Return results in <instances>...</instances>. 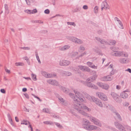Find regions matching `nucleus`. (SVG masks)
Instances as JSON below:
<instances>
[{
  "instance_id": "f257e3e1",
  "label": "nucleus",
  "mask_w": 131,
  "mask_h": 131,
  "mask_svg": "<svg viewBox=\"0 0 131 131\" xmlns=\"http://www.w3.org/2000/svg\"><path fill=\"white\" fill-rule=\"evenodd\" d=\"M74 91L75 94L73 98V102L74 104L75 101H76V99H77V101L78 102L79 100H80L81 102H85V101L84 100L85 98L82 96L81 95L79 92L76 90H74Z\"/></svg>"
},
{
  "instance_id": "f03ea898",
  "label": "nucleus",
  "mask_w": 131,
  "mask_h": 131,
  "mask_svg": "<svg viewBox=\"0 0 131 131\" xmlns=\"http://www.w3.org/2000/svg\"><path fill=\"white\" fill-rule=\"evenodd\" d=\"M77 100V99H76ZM74 106H75L79 108L87 110L88 111H91V109L88 107L84 105V104L81 103L79 101L78 102L77 101H75L74 102Z\"/></svg>"
},
{
  "instance_id": "7ed1b4c3",
  "label": "nucleus",
  "mask_w": 131,
  "mask_h": 131,
  "mask_svg": "<svg viewBox=\"0 0 131 131\" xmlns=\"http://www.w3.org/2000/svg\"><path fill=\"white\" fill-rule=\"evenodd\" d=\"M111 95L113 99L117 103H121L122 100L119 95L117 94L114 92H112L111 93Z\"/></svg>"
},
{
  "instance_id": "20e7f679",
  "label": "nucleus",
  "mask_w": 131,
  "mask_h": 131,
  "mask_svg": "<svg viewBox=\"0 0 131 131\" xmlns=\"http://www.w3.org/2000/svg\"><path fill=\"white\" fill-rule=\"evenodd\" d=\"M92 100L94 103H95L97 105L101 107H103V105L101 100L95 98L93 96H91Z\"/></svg>"
},
{
  "instance_id": "39448f33",
  "label": "nucleus",
  "mask_w": 131,
  "mask_h": 131,
  "mask_svg": "<svg viewBox=\"0 0 131 131\" xmlns=\"http://www.w3.org/2000/svg\"><path fill=\"white\" fill-rule=\"evenodd\" d=\"M82 83L86 85L87 86L91 88H92L94 89H96L97 88V87L95 86L94 85L91 83L89 81L86 80L85 82L82 81Z\"/></svg>"
},
{
  "instance_id": "423d86ee",
  "label": "nucleus",
  "mask_w": 131,
  "mask_h": 131,
  "mask_svg": "<svg viewBox=\"0 0 131 131\" xmlns=\"http://www.w3.org/2000/svg\"><path fill=\"white\" fill-rule=\"evenodd\" d=\"M89 118L91 121L93 122L96 125L100 126H101V124L100 121L97 118L91 116L89 117Z\"/></svg>"
},
{
  "instance_id": "0eeeda50",
  "label": "nucleus",
  "mask_w": 131,
  "mask_h": 131,
  "mask_svg": "<svg viewBox=\"0 0 131 131\" xmlns=\"http://www.w3.org/2000/svg\"><path fill=\"white\" fill-rule=\"evenodd\" d=\"M97 95L102 100L104 101H107L108 100L107 96L103 93L98 92L96 93Z\"/></svg>"
},
{
  "instance_id": "6e6552de",
  "label": "nucleus",
  "mask_w": 131,
  "mask_h": 131,
  "mask_svg": "<svg viewBox=\"0 0 131 131\" xmlns=\"http://www.w3.org/2000/svg\"><path fill=\"white\" fill-rule=\"evenodd\" d=\"M113 55L116 57L122 56L123 55H124V57H128V55L127 53H125L124 52L118 51L115 52Z\"/></svg>"
},
{
  "instance_id": "1a4fd4ad",
  "label": "nucleus",
  "mask_w": 131,
  "mask_h": 131,
  "mask_svg": "<svg viewBox=\"0 0 131 131\" xmlns=\"http://www.w3.org/2000/svg\"><path fill=\"white\" fill-rule=\"evenodd\" d=\"M114 124L116 127L117 128L121 131H125V128L121 124L118 122H114Z\"/></svg>"
},
{
  "instance_id": "9d476101",
  "label": "nucleus",
  "mask_w": 131,
  "mask_h": 131,
  "mask_svg": "<svg viewBox=\"0 0 131 131\" xmlns=\"http://www.w3.org/2000/svg\"><path fill=\"white\" fill-rule=\"evenodd\" d=\"M60 65L61 66H67L70 63V62L68 60H60Z\"/></svg>"
},
{
  "instance_id": "9b49d317",
  "label": "nucleus",
  "mask_w": 131,
  "mask_h": 131,
  "mask_svg": "<svg viewBox=\"0 0 131 131\" xmlns=\"http://www.w3.org/2000/svg\"><path fill=\"white\" fill-rule=\"evenodd\" d=\"M71 39L73 42L79 44H81L83 43V41L81 40L74 37H72Z\"/></svg>"
},
{
  "instance_id": "f8f14e48",
  "label": "nucleus",
  "mask_w": 131,
  "mask_h": 131,
  "mask_svg": "<svg viewBox=\"0 0 131 131\" xmlns=\"http://www.w3.org/2000/svg\"><path fill=\"white\" fill-rule=\"evenodd\" d=\"M78 67L81 70L83 71L90 72V70L88 67L81 65L79 66Z\"/></svg>"
},
{
  "instance_id": "ddd939ff",
  "label": "nucleus",
  "mask_w": 131,
  "mask_h": 131,
  "mask_svg": "<svg viewBox=\"0 0 131 131\" xmlns=\"http://www.w3.org/2000/svg\"><path fill=\"white\" fill-rule=\"evenodd\" d=\"M74 108L75 109L77 110L79 113H81L82 115L85 116H89L88 114L85 112L81 110L80 109L81 108H79L75 106H74Z\"/></svg>"
},
{
  "instance_id": "4468645a",
  "label": "nucleus",
  "mask_w": 131,
  "mask_h": 131,
  "mask_svg": "<svg viewBox=\"0 0 131 131\" xmlns=\"http://www.w3.org/2000/svg\"><path fill=\"white\" fill-rule=\"evenodd\" d=\"M47 82L49 83L54 85L57 86L59 85L58 82L55 80L49 79L47 80Z\"/></svg>"
},
{
  "instance_id": "2eb2a0df",
  "label": "nucleus",
  "mask_w": 131,
  "mask_h": 131,
  "mask_svg": "<svg viewBox=\"0 0 131 131\" xmlns=\"http://www.w3.org/2000/svg\"><path fill=\"white\" fill-rule=\"evenodd\" d=\"M101 10H103V9H106L109 8V6L106 2H103L101 5Z\"/></svg>"
},
{
  "instance_id": "dca6fc26",
  "label": "nucleus",
  "mask_w": 131,
  "mask_h": 131,
  "mask_svg": "<svg viewBox=\"0 0 131 131\" xmlns=\"http://www.w3.org/2000/svg\"><path fill=\"white\" fill-rule=\"evenodd\" d=\"M125 58H122L119 59V62L121 63L124 64L128 62V60L127 57H125Z\"/></svg>"
},
{
  "instance_id": "f3484780",
  "label": "nucleus",
  "mask_w": 131,
  "mask_h": 131,
  "mask_svg": "<svg viewBox=\"0 0 131 131\" xmlns=\"http://www.w3.org/2000/svg\"><path fill=\"white\" fill-rule=\"evenodd\" d=\"M126 92V91H124L121 93L120 96L123 99H126L128 97V95L125 92Z\"/></svg>"
},
{
  "instance_id": "a211bd4d",
  "label": "nucleus",
  "mask_w": 131,
  "mask_h": 131,
  "mask_svg": "<svg viewBox=\"0 0 131 131\" xmlns=\"http://www.w3.org/2000/svg\"><path fill=\"white\" fill-rule=\"evenodd\" d=\"M97 77V75H94L88 78L86 80L88 81H89L90 82H92L96 79Z\"/></svg>"
},
{
  "instance_id": "6ab92c4d",
  "label": "nucleus",
  "mask_w": 131,
  "mask_h": 131,
  "mask_svg": "<svg viewBox=\"0 0 131 131\" xmlns=\"http://www.w3.org/2000/svg\"><path fill=\"white\" fill-rule=\"evenodd\" d=\"M59 88L61 90H62L66 93H67L69 92V89H66L64 87L61 86H60Z\"/></svg>"
},
{
  "instance_id": "aec40b11",
  "label": "nucleus",
  "mask_w": 131,
  "mask_h": 131,
  "mask_svg": "<svg viewBox=\"0 0 131 131\" xmlns=\"http://www.w3.org/2000/svg\"><path fill=\"white\" fill-rule=\"evenodd\" d=\"M61 73L62 75L66 76H69L71 75V72L63 71H62Z\"/></svg>"
},
{
  "instance_id": "412c9836",
  "label": "nucleus",
  "mask_w": 131,
  "mask_h": 131,
  "mask_svg": "<svg viewBox=\"0 0 131 131\" xmlns=\"http://www.w3.org/2000/svg\"><path fill=\"white\" fill-rule=\"evenodd\" d=\"M43 74H45V76L46 78H51L53 77V75L52 74L47 73L46 72H43Z\"/></svg>"
},
{
  "instance_id": "4be33fe9",
  "label": "nucleus",
  "mask_w": 131,
  "mask_h": 131,
  "mask_svg": "<svg viewBox=\"0 0 131 131\" xmlns=\"http://www.w3.org/2000/svg\"><path fill=\"white\" fill-rule=\"evenodd\" d=\"M84 128L88 130H93L94 128V126L92 125H89L87 126L86 127H85Z\"/></svg>"
},
{
  "instance_id": "5701e85b",
  "label": "nucleus",
  "mask_w": 131,
  "mask_h": 131,
  "mask_svg": "<svg viewBox=\"0 0 131 131\" xmlns=\"http://www.w3.org/2000/svg\"><path fill=\"white\" fill-rule=\"evenodd\" d=\"M114 113L115 114V115L117 117L118 119L120 121H121L122 120V118L121 117V116L120 115V114L116 111H115L114 112Z\"/></svg>"
},
{
  "instance_id": "b1692460",
  "label": "nucleus",
  "mask_w": 131,
  "mask_h": 131,
  "mask_svg": "<svg viewBox=\"0 0 131 131\" xmlns=\"http://www.w3.org/2000/svg\"><path fill=\"white\" fill-rule=\"evenodd\" d=\"M83 124L85 125H88L90 124L89 122L86 119H83Z\"/></svg>"
},
{
  "instance_id": "393cba45",
  "label": "nucleus",
  "mask_w": 131,
  "mask_h": 131,
  "mask_svg": "<svg viewBox=\"0 0 131 131\" xmlns=\"http://www.w3.org/2000/svg\"><path fill=\"white\" fill-rule=\"evenodd\" d=\"M70 48V46L69 45H65L63 47H61V50H65L68 49Z\"/></svg>"
},
{
  "instance_id": "a878e982",
  "label": "nucleus",
  "mask_w": 131,
  "mask_h": 131,
  "mask_svg": "<svg viewBox=\"0 0 131 131\" xmlns=\"http://www.w3.org/2000/svg\"><path fill=\"white\" fill-rule=\"evenodd\" d=\"M109 42L110 43H108L107 44L108 45L109 44V45H114L116 42L115 40H111Z\"/></svg>"
},
{
  "instance_id": "bb28decb",
  "label": "nucleus",
  "mask_w": 131,
  "mask_h": 131,
  "mask_svg": "<svg viewBox=\"0 0 131 131\" xmlns=\"http://www.w3.org/2000/svg\"><path fill=\"white\" fill-rule=\"evenodd\" d=\"M28 123L29 124H30V122L29 121H25V120H23L21 121V124L27 125Z\"/></svg>"
},
{
  "instance_id": "cd10ccee",
  "label": "nucleus",
  "mask_w": 131,
  "mask_h": 131,
  "mask_svg": "<svg viewBox=\"0 0 131 131\" xmlns=\"http://www.w3.org/2000/svg\"><path fill=\"white\" fill-rule=\"evenodd\" d=\"M109 87V86L108 85L104 84L102 88L105 90H107L108 89Z\"/></svg>"
},
{
  "instance_id": "c85d7f7f",
  "label": "nucleus",
  "mask_w": 131,
  "mask_h": 131,
  "mask_svg": "<svg viewBox=\"0 0 131 131\" xmlns=\"http://www.w3.org/2000/svg\"><path fill=\"white\" fill-rule=\"evenodd\" d=\"M118 48H117L115 47H110V49L113 51L115 52L116 50H118Z\"/></svg>"
},
{
  "instance_id": "c756f323",
  "label": "nucleus",
  "mask_w": 131,
  "mask_h": 131,
  "mask_svg": "<svg viewBox=\"0 0 131 131\" xmlns=\"http://www.w3.org/2000/svg\"><path fill=\"white\" fill-rule=\"evenodd\" d=\"M31 77L32 79L34 81H36L37 80L36 76V75L32 73L31 74Z\"/></svg>"
},
{
  "instance_id": "7c9ffc66",
  "label": "nucleus",
  "mask_w": 131,
  "mask_h": 131,
  "mask_svg": "<svg viewBox=\"0 0 131 131\" xmlns=\"http://www.w3.org/2000/svg\"><path fill=\"white\" fill-rule=\"evenodd\" d=\"M43 123L45 124L48 125H52L53 124V123L52 122L49 121H44L43 122Z\"/></svg>"
},
{
  "instance_id": "2f4dec72",
  "label": "nucleus",
  "mask_w": 131,
  "mask_h": 131,
  "mask_svg": "<svg viewBox=\"0 0 131 131\" xmlns=\"http://www.w3.org/2000/svg\"><path fill=\"white\" fill-rule=\"evenodd\" d=\"M15 65L17 66H23L24 65V64L23 63L21 62H16L15 63Z\"/></svg>"
},
{
  "instance_id": "473e14b6",
  "label": "nucleus",
  "mask_w": 131,
  "mask_h": 131,
  "mask_svg": "<svg viewBox=\"0 0 131 131\" xmlns=\"http://www.w3.org/2000/svg\"><path fill=\"white\" fill-rule=\"evenodd\" d=\"M67 23L68 25H73L74 27L76 25L74 22H67Z\"/></svg>"
},
{
  "instance_id": "72a5a7b5",
  "label": "nucleus",
  "mask_w": 131,
  "mask_h": 131,
  "mask_svg": "<svg viewBox=\"0 0 131 131\" xmlns=\"http://www.w3.org/2000/svg\"><path fill=\"white\" fill-rule=\"evenodd\" d=\"M5 10H6V12H7V14H8L9 13V12L8 9V5L7 4H5Z\"/></svg>"
},
{
  "instance_id": "f704fd0d",
  "label": "nucleus",
  "mask_w": 131,
  "mask_h": 131,
  "mask_svg": "<svg viewBox=\"0 0 131 131\" xmlns=\"http://www.w3.org/2000/svg\"><path fill=\"white\" fill-rule=\"evenodd\" d=\"M111 75H108L106 76L107 81H110L112 80V78H111Z\"/></svg>"
},
{
  "instance_id": "c9c22d12",
  "label": "nucleus",
  "mask_w": 131,
  "mask_h": 131,
  "mask_svg": "<svg viewBox=\"0 0 131 131\" xmlns=\"http://www.w3.org/2000/svg\"><path fill=\"white\" fill-rule=\"evenodd\" d=\"M43 112L46 113H49V109L48 108H45L43 109Z\"/></svg>"
},
{
  "instance_id": "e433bc0d",
  "label": "nucleus",
  "mask_w": 131,
  "mask_h": 131,
  "mask_svg": "<svg viewBox=\"0 0 131 131\" xmlns=\"http://www.w3.org/2000/svg\"><path fill=\"white\" fill-rule=\"evenodd\" d=\"M100 42L102 44H105V43H107L108 44V43L107 42L105 41L103 39H101L100 40Z\"/></svg>"
},
{
  "instance_id": "4c0bfd02",
  "label": "nucleus",
  "mask_w": 131,
  "mask_h": 131,
  "mask_svg": "<svg viewBox=\"0 0 131 131\" xmlns=\"http://www.w3.org/2000/svg\"><path fill=\"white\" fill-rule=\"evenodd\" d=\"M93 63L92 62H87V64L89 66V67H91L92 66Z\"/></svg>"
},
{
  "instance_id": "58836bf2",
  "label": "nucleus",
  "mask_w": 131,
  "mask_h": 131,
  "mask_svg": "<svg viewBox=\"0 0 131 131\" xmlns=\"http://www.w3.org/2000/svg\"><path fill=\"white\" fill-rule=\"evenodd\" d=\"M98 7L97 6L95 7L94 8V11L95 13H96L98 12Z\"/></svg>"
},
{
  "instance_id": "ea45409f",
  "label": "nucleus",
  "mask_w": 131,
  "mask_h": 131,
  "mask_svg": "<svg viewBox=\"0 0 131 131\" xmlns=\"http://www.w3.org/2000/svg\"><path fill=\"white\" fill-rule=\"evenodd\" d=\"M25 12H26L28 14H31V10H25Z\"/></svg>"
},
{
  "instance_id": "a19ab883",
  "label": "nucleus",
  "mask_w": 131,
  "mask_h": 131,
  "mask_svg": "<svg viewBox=\"0 0 131 131\" xmlns=\"http://www.w3.org/2000/svg\"><path fill=\"white\" fill-rule=\"evenodd\" d=\"M56 125L57 126V127H58L60 128H61L62 127V126L58 123H56Z\"/></svg>"
},
{
  "instance_id": "79ce46f5",
  "label": "nucleus",
  "mask_w": 131,
  "mask_h": 131,
  "mask_svg": "<svg viewBox=\"0 0 131 131\" xmlns=\"http://www.w3.org/2000/svg\"><path fill=\"white\" fill-rule=\"evenodd\" d=\"M97 84L99 86L102 88L103 85H104V84L102 83L98 82L97 83Z\"/></svg>"
},
{
  "instance_id": "37998d69",
  "label": "nucleus",
  "mask_w": 131,
  "mask_h": 131,
  "mask_svg": "<svg viewBox=\"0 0 131 131\" xmlns=\"http://www.w3.org/2000/svg\"><path fill=\"white\" fill-rule=\"evenodd\" d=\"M37 11L36 9H35L31 12V14H34L37 13Z\"/></svg>"
},
{
  "instance_id": "c03bdc74",
  "label": "nucleus",
  "mask_w": 131,
  "mask_h": 131,
  "mask_svg": "<svg viewBox=\"0 0 131 131\" xmlns=\"http://www.w3.org/2000/svg\"><path fill=\"white\" fill-rule=\"evenodd\" d=\"M44 13L46 14H48L50 13V11L49 9H46L45 10Z\"/></svg>"
},
{
  "instance_id": "a18cd8bd",
  "label": "nucleus",
  "mask_w": 131,
  "mask_h": 131,
  "mask_svg": "<svg viewBox=\"0 0 131 131\" xmlns=\"http://www.w3.org/2000/svg\"><path fill=\"white\" fill-rule=\"evenodd\" d=\"M119 24V25H120L121 27H120V28L122 29L123 28V25L122 24V22L121 21H119L118 22Z\"/></svg>"
},
{
  "instance_id": "49530a36",
  "label": "nucleus",
  "mask_w": 131,
  "mask_h": 131,
  "mask_svg": "<svg viewBox=\"0 0 131 131\" xmlns=\"http://www.w3.org/2000/svg\"><path fill=\"white\" fill-rule=\"evenodd\" d=\"M5 71L7 73H10V71L9 70L7 69V68L6 67H5Z\"/></svg>"
},
{
  "instance_id": "de8ad7c7",
  "label": "nucleus",
  "mask_w": 131,
  "mask_h": 131,
  "mask_svg": "<svg viewBox=\"0 0 131 131\" xmlns=\"http://www.w3.org/2000/svg\"><path fill=\"white\" fill-rule=\"evenodd\" d=\"M80 49L81 50L84 51L85 50L84 47L82 46L81 45L80 47Z\"/></svg>"
},
{
  "instance_id": "09e8293b",
  "label": "nucleus",
  "mask_w": 131,
  "mask_h": 131,
  "mask_svg": "<svg viewBox=\"0 0 131 131\" xmlns=\"http://www.w3.org/2000/svg\"><path fill=\"white\" fill-rule=\"evenodd\" d=\"M24 95H25L26 98L27 99H29V96L28 95L27 93H25L24 94Z\"/></svg>"
},
{
  "instance_id": "8fccbe9b",
  "label": "nucleus",
  "mask_w": 131,
  "mask_h": 131,
  "mask_svg": "<svg viewBox=\"0 0 131 131\" xmlns=\"http://www.w3.org/2000/svg\"><path fill=\"white\" fill-rule=\"evenodd\" d=\"M102 80L104 81H107L106 77H102Z\"/></svg>"
},
{
  "instance_id": "3c124183",
  "label": "nucleus",
  "mask_w": 131,
  "mask_h": 131,
  "mask_svg": "<svg viewBox=\"0 0 131 131\" xmlns=\"http://www.w3.org/2000/svg\"><path fill=\"white\" fill-rule=\"evenodd\" d=\"M69 95L73 99V97L74 96H75L73 94L70 93L69 94Z\"/></svg>"
},
{
  "instance_id": "603ef678",
  "label": "nucleus",
  "mask_w": 131,
  "mask_h": 131,
  "mask_svg": "<svg viewBox=\"0 0 131 131\" xmlns=\"http://www.w3.org/2000/svg\"><path fill=\"white\" fill-rule=\"evenodd\" d=\"M9 120L10 122V124L13 126H14V123H13L12 119H9Z\"/></svg>"
},
{
  "instance_id": "864d4df0",
  "label": "nucleus",
  "mask_w": 131,
  "mask_h": 131,
  "mask_svg": "<svg viewBox=\"0 0 131 131\" xmlns=\"http://www.w3.org/2000/svg\"><path fill=\"white\" fill-rule=\"evenodd\" d=\"M0 91L2 93H6V91L4 89H1Z\"/></svg>"
},
{
  "instance_id": "5fc2aeb1",
  "label": "nucleus",
  "mask_w": 131,
  "mask_h": 131,
  "mask_svg": "<svg viewBox=\"0 0 131 131\" xmlns=\"http://www.w3.org/2000/svg\"><path fill=\"white\" fill-rule=\"evenodd\" d=\"M62 102H64V100L61 97H59L58 98Z\"/></svg>"
},
{
  "instance_id": "6e6d98bb",
  "label": "nucleus",
  "mask_w": 131,
  "mask_h": 131,
  "mask_svg": "<svg viewBox=\"0 0 131 131\" xmlns=\"http://www.w3.org/2000/svg\"><path fill=\"white\" fill-rule=\"evenodd\" d=\"M75 69H74L75 71H77V72H76V73H80V71L79 70V69L75 68Z\"/></svg>"
},
{
  "instance_id": "4d7b16f0",
  "label": "nucleus",
  "mask_w": 131,
  "mask_h": 131,
  "mask_svg": "<svg viewBox=\"0 0 131 131\" xmlns=\"http://www.w3.org/2000/svg\"><path fill=\"white\" fill-rule=\"evenodd\" d=\"M92 66L91 67V68L94 69H96L97 68V66H95L93 64L92 65Z\"/></svg>"
},
{
  "instance_id": "13d9d810",
  "label": "nucleus",
  "mask_w": 131,
  "mask_h": 131,
  "mask_svg": "<svg viewBox=\"0 0 131 131\" xmlns=\"http://www.w3.org/2000/svg\"><path fill=\"white\" fill-rule=\"evenodd\" d=\"M36 58H37V60L38 61V62L39 63H41V62H40V59H39V57L38 56H36Z\"/></svg>"
},
{
  "instance_id": "bf43d9fd",
  "label": "nucleus",
  "mask_w": 131,
  "mask_h": 131,
  "mask_svg": "<svg viewBox=\"0 0 131 131\" xmlns=\"http://www.w3.org/2000/svg\"><path fill=\"white\" fill-rule=\"evenodd\" d=\"M83 9H86L88 8V7L86 5H84L83 7Z\"/></svg>"
},
{
  "instance_id": "052dcab7",
  "label": "nucleus",
  "mask_w": 131,
  "mask_h": 131,
  "mask_svg": "<svg viewBox=\"0 0 131 131\" xmlns=\"http://www.w3.org/2000/svg\"><path fill=\"white\" fill-rule=\"evenodd\" d=\"M23 49L24 50H29L30 49V48L29 47H22Z\"/></svg>"
},
{
  "instance_id": "680f3d73",
  "label": "nucleus",
  "mask_w": 131,
  "mask_h": 131,
  "mask_svg": "<svg viewBox=\"0 0 131 131\" xmlns=\"http://www.w3.org/2000/svg\"><path fill=\"white\" fill-rule=\"evenodd\" d=\"M35 98L37 99L40 102H41L42 100H41L40 98L37 96H35Z\"/></svg>"
},
{
  "instance_id": "e2e57ef3",
  "label": "nucleus",
  "mask_w": 131,
  "mask_h": 131,
  "mask_svg": "<svg viewBox=\"0 0 131 131\" xmlns=\"http://www.w3.org/2000/svg\"><path fill=\"white\" fill-rule=\"evenodd\" d=\"M114 71L112 70L110 73V75L114 74Z\"/></svg>"
},
{
  "instance_id": "0e129e2a",
  "label": "nucleus",
  "mask_w": 131,
  "mask_h": 131,
  "mask_svg": "<svg viewBox=\"0 0 131 131\" xmlns=\"http://www.w3.org/2000/svg\"><path fill=\"white\" fill-rule=\"evenodd\" d=\"M103 31L102 30H99L97 32H98V33L99 34H100L103 32Z\"/></svg>"
},
{
  "instance_id": "69168bd1",
  "label": "nucleus",
  "mask_w": 131,
  "mask_h": 131,
  "mask_svg": "<svg viewBox=\"0 0 131 131\" xmlns=\"http://www.w3.org/2000/svg\"><path fill=\"white\" fill-rule=\"evenodd\" d=\"M95 39L97 41H100L101 39L97 37H95Z\"/></svg>"
},
{
  "instance_id": "338daca9",
  "label": "nucleus",
  "mask_w": 131,
  "mask_h": 131,
  "mask_svg": "<svg viewBox=\"0 0 131 131\" xmlns=\"http://www.w3.org/2000/svg\"><path fill=\"white\" fill-rule=\"evenodd\" d=\"M27 91V89L26 88H24L22 89V91L23 92H25Z\"/></svg>"
},
{
  "instance_id": "774afa93",
  "label": "nucleus",
  "mask_w": 131,
  "mask_h": 131,
  "mask_svg": "<svg viewBox=\"0 0 131 131\" xmlns=\"http://www.w3.org/2000/svg\"><path fill=\"white\" fill-rule=\"evenodd\" d=\"M126 71H128L129 72L131 73V69L130 68H128L126 70Z\"/></svg>"
}]
</instances>
